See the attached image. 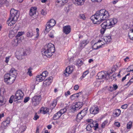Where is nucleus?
Segmentation results:
<instances>
[{"label":"nucleus","instance_id":"f257e3e1","mask_svg":"<svg viewBox=\"0 0 133 133\" xmlns=\"http://www.w3.org/2000/svg\"><path fill=\"white\" fill-rule=\"evenodd\" d=\"M109 16L108 12L103 9L96 12V14L92 16L90 18L94 24H98L106 19Z\"/></svg>","mask_w":133,"mask_h":133},{"label":"nucleus","instance_id":"f03ea898","mask_svg":"<svg viewBox=\"0 0 133 133\" xmlns=\"http://www.w3.org/2000/svg\"><path fill=\"white\" fill-rule=\"evenodd\" d=\"M17 75V73L15 69L11 68L9 73L5 75L4 82L8 84H12L16 79Z\"/></svg>","mask_w":133,"mask_h":133},{"label":"nucleus","instance_id":"7ed1b4c3","mask_svg":"<svg viewBox=\"0 0 133 133\" xmlns=\"http://www.w3.org/2000/svg\"><path fill=\"white\" fill-rule=\"evenodd\" d=\"M117 22V20L115 18L109 19L105 21L101 25L102 28L100 30L101 33L103 34L106 29L110 28L113 26Z\"/></svg>","mask_w":133,"mask_h":133},{"label":"nucleus","instance_id":"20e7f679","mask_svg":"<svg viewBox=\"0 0 133 133\" xmlns=\"http://www.w3.org/2000/svg\"><path fill=\"white\" fill-rule=\"evenodd\" d=\"M55 50L54 45L50 43L44 46L42 52L43 55L50 57L53 55V53L54 52Z\"/></svg>","mask_w":133,"mask_h":133},{"label":"nucleus","instance_id":"39448f33","mask_svg":"<svg viewBox=\"0 0 133 133\" xmlns=\"http://www.w3.org/2000/svg\"><path fill=\"white\" fill-rule=\"evenodd\" d=\"M18 11L14 9H11L10 11V16L7 21V23L9 26H11L15 23L19 17Z\"/></svg>","mask_w":133,"mask_h":133},{"label":"nucleus","instance_id":"423d86ee","mask_svg":"<svg viewBox=\"0 0 133 133\" xmlns=\"http://www.w3.org/2000/svg\"><path fill=\"white\" fill-rule=\"evenodd\" d=\"M41 99V98L40 95L35 96L31 99V102L32 105L35 106L38 105Z\"/></svg>","mask_w":133,"mask_h":133},{"label":"nucleus","instance_id":"0eeeda50","mask_svg":"<svg viewBox=\"0 0 133 133\" xmlns=\"http://www.w3.org/2000/svg\"><path fill=\"white\" fill-rule=\"evenodd\" d=\"M24 96V94L21 90H17L15 96L14 101H17L19 99H22Z\"/></svg>","mask_w":133,"mask_h":133},{"label":"nucleus","instance_id":"6e6552de","mask_svg":"<svg viewBox=\"0 0 133 133\" xmlns=\"http://www.w3.org/2000/svg\"><path fill=\"white\" fill-rule=\"evenodd\" d=\"M48 75V72L46 71H44L42 74L38 75L37 76L36 81H38L39 82H41L44 80Z\"/></svg>","mask_w":133,"mask_h":133},{"label":"nucleus","instance_id":"1a4fd4ad","mask_svg":"<svg viewBox=\"0 0 133 133\" xmlns=\"http://www.w3.org/2000/svg\"><path fill=\"white\" fill-rule=\"evenodd\" d=\"M99 108L96 105H94L90 109V112L93 115L98 114L99 112Z\"/></svg>","mask_w":133,"mask_h":133},{"label":"nucleus","instance_id":"9d476101","mask_svg":"<svg viewBox=\"0 0 133 133\" xmlns=\"http://www.w3.org/2000/svg\"><path fill=\"white\" fill-rule=\"evenodd\" d=\"M18 28L17 27H15L12 30L9 31V36L10 38H12L15 36L17 32Z\"/></svg>","mask_w":133,"mask_h":133},{"label":"nucleus","instance_id":"9b49d317","mask_svg":"<svg viewBox=\"0 0 133 133\" xmlns=\"http://www.w3.org/2000/svg\"><path fill=\"white\" fill-rule=\"evenodd\" d=\"M83 104L82 102H78L75 105L71 106V109L73 111L77 110L79 109L82 106Z\"/></svg>","mask_w":133,"mask_h":133},{"label":"nucleus","instance_id":"f8f14e48","mask_svg":"<svg viewBox=\"0 0 133 133\" xmlns=\"http://www.w3.org/2000/svg\"><path fill=\"white\" fill-rule=\"evenodd\" d=\"M37 8L36 7L31 8L30 11L29 15L30 16H32L34 18H36L37 17L36 14Z\"/></svg>","mask_w":133,"mask_h":133},{"label":"nucleus","instance_id":"ddd939ff","mask_svg":"<svg viewBox=\"0 0 133 133\" xmlns=\"http://www.w3.org/2000/svg\"><path fill=\"white\" fill-rule=\"evenodd\" d=\"M73 68L70 66H68L65 70L64 74L66 77L68 76L70 74H71L73 70Z\"/></svg>","mask_w":133,"mask_h":133},{"label":"nucleus","instance_id":"4468645a","mask_svg":"<svg viewBox=\"0 0 133 133\" xmlns=\"http://www.w3.org/2000/svg\"><path fill=\"white\" fill-rule=\"evenodd\" d=\"M23 34V33L22 32H18L16 36V39L14 41H13L12 42V43L14 45V46H16L17 45V43L18 42V39H20V38H19V37L22 36Z\"/></svg>","mask_w":133,"mask_h":133},{"label":"nucleus","instance_id":"2eb2a0df","mask_svg":"<svg viewBox=\"0 0 133 133\" xmlns=\"http://www.w3.org/2000/svg\"><path fill=\"white\" fill-rule=\"evenodd\" d=\"M71 28L70 25H66L63 27V32L66 34H68L71 31Z\"/></svg>","mask_w":133,"mask_h":133},{"label":"nucleus","instance_id":"dca6fc26","mask_svg":"<svg viewBox=\"0 0 133 133\" xmlns=\"http://www.w3.org/2000/svg\"><path fill=\"white\" fill-rule=\"evenodd\" d=\"M56 4L58 5L59 6L61 7L68 2V0H56Z\"/></svg>","mask_w":133,"mask_h":133},{"label":"nucleus","instance_id":"f3484780","mask_svg":"<svg viewBox=\"0 0 133 133\" xmlns=\"http://www.w3.org/2000/svg\"><path fill=\"white\" fill-rule=\"evenodd\" d=\"M51 78L50 77H49L48 79H46L43 83V86L45 87H47L51 83Z\"/></svg>","mask_w":133,"mask_h":133},{"label":"nucleus","instance_id":"a211bd4d","mask_svg":"<svg viewBox=\"0 0 133 133\" xmlns=\"http://www.w3.org/2000/svg\"><path fill=\"white\" fill-rule=\"evenodd\" d=\"M7 100L5 98V97L1 96L0 94V106L5 104L7 101Z\"/></svg>","mask_w":133,"mask_h":133},{"label":"nucleus","instance_id":"6ab92c4d","mask_svg":"<svg viewBox=\"0 0 133 133\" xmlns=\"http://www.w3.org/2000/svg\"><path fill=\"white\" fill-rule=\"evenodd\" d=\"M29 53L28 52V51L27 50H25L23 52V55L22 54L19 55L17 56V57L18 59V60H21L23 58L22 57V56H26L28 55H29Z\"/></svg>","mask_w":133,"mask_h":133},{"label":"nucleus","instance_id":"aec40b11","mask_svg":"<svg viewBox=\"0 0 133 133\" xmlns=\"http://www.w3.org/2000/svg\"><path fill=\"white\" fill-rule=\"evenodd\" d=\"M97 76L98 79H101L104 78H105V74L103 72H99Z\"/></svg>","mask_w":133,"mask_h":133},{"label":"nucleus","instance_id":"412c9836","mask_svg":"<svg viewBox=\"0 0 133 133\" xmlns=\"http://www.w3.org/2000/svg\"><path fill=\"white\" fill-rule=\"evenodd\" d=\"M10 118L8 117L7 118L6 120L4 121L2 123V126H4L5 127L7 126L8 124H9L10 123Z\"/></svg>","mask_w":133,"mask_h":133},{"label":"nucleus","instance_id":"4be33fe9","mask_svg":"<svg viewBox=\"0 0 133 133\" xmlns=\"http://www.w3.org/2000/svg\"><path fill=\"white\" fill-rule=\"evenodd\" d=\"M103 45V44H102L101 45H99L98 42H96L92 46V48L93 49L97 50L100 48L102 47V46Z\"/></svg>","mask_w":133,"mask_h":133},{"label":"nucleus","instance_id":"5701e85b","mask_svg":"<svg viewBox=\"0 0 133 133\" xmlns=\"http://www.w3.org/2000/svg\"><path fill=\"white\" fill-rule=\"evenodd\" d=\"M61 116V114L59 111L54 115L53 117V119L54 120H56L59 119Z\"/></svg>","mask_w":133,"mask_h":133},{"label":"nucleus","instance_id":"b1692460","mask_svg":"<svg viewBox=\"0 0 133 133\" xmlns=\"http://www.w3.org/2000/svg\"><path fill=\"white\" fill-rule=\"evenodd\" d=\"M87 43L86 40H84L81 42L79 44V48L81 49H82L84 48L85 46L86 45Z\"/></svg>","mask_w":133,"mask_h":133},{"label":"nucleus","instance_id":"393cba45","mask_svg":"<svg viewBox=\"0 0 133 133\" xmlns=\"http://www.w3.org/2000/svg\"><path fill=\"white\" fill-rule=\"evenodd\" d=\"M113 113L115 117H117L120 114L121 111L119 109H117L114 111Z\"/></svg>","mask_w":133,"mask_h":133},{"label":"nucleus","instance_id":"a878e982","mask_svg":"<svg viewBox=\"0 0 133 133\" xmlns=\"http://www.w3.org/2000/svg\"><path fill=\"white\" fill-rule=\"evenodd\" d=\"M85 0H75V2L78 5H83Z\"/></svg>","mask_w":133,"mask_h":133},{"label":"nucleus","instance_id":"bb28decb","mask_svg":"<svg viewBox=\"0 0 133 133\" xmlns=\"http://www.w3.org/2000/svg\"><path fill=\"white\" fill-rule=\"evenodd\" d=\"M116 70V69L115 68L113 67L112 68L111 70V72L107 73V74H105V78L106 79H107V76H108V77H109L110 74H112Z\"/></svg>","mask_w":133,"mask_h":133},{"label":"nucleus","instance_id":"cd10ccee","mask_svg":"<svg viewBox=\"0 0 133 133\" xmlns=\"http://www.w3.org/2000/svg\"><path fill=\"white\" fill-rule=\"evenodd\" d=\"M34 34L32 29H30L26 33V36L28 37H31Z\"/></svg>","mask_w":133,"mask_h":133},{"label":"nucleus","instance_id":"c85d7f7f","mask_svg":"<svg viewBox=\"0 0 133 133\" xmlns=\"http://www.w3.org/2000/svg\"><path fill=\"white\" fill-rule=\"evenodd\" d=\"M104 39L106 43H107L110 42L111 40V39L110 36H108L104 37Z\"/></svg>","mask_w":133,"mask_h":133},{"label":"nucleus","instance_id":"c756f323","mask_svg":"<svg viewBox=\"0 0 133 133\" xmlns=\"http://www.w3.org/2000/svg\"><path fill=\"white\" fill-rule=\"evenodd\" d=\"M47 23H49L52 27L54 26L56 23V22L55 20L53 19H51L49 22Z\"/></svg>","mask_w":133,"mask_h":133},{"label":"nucleus","instance_id":"7c9ffc66","mask_svg":"<svg viewBox=\"0 0 133 133\" xmlns=\"http://www.w3.org/2000/svg\"><path fill=\"white\" fill-rule=\"evenodd\" d=\"M51 25L49 24V23H47L45 25V30L47 32H48L50 30V28L52 27Z\"/></svg>","mask_w":133,"mask_h":133},{"label":"nucleus","instance_id":"2f4dec72","mask_svg":"<svg viewBox=\"0 0 133 133\" xmlns=\"http://www.w3.org/2000/svg\"><path fill=\"white\" fill-rule=\"evenodd\" d=\"M88 109L87 108H84L79 112L84 117L86 114Z\"/></svg>","mask_w":133,"mask_h":133},{"label":"nucleus","instance_id":"473e14b6","mask_svg":"<svg viewBox=\"0 0 133 133\" xmlns=\"http://www.w3.org/2000/svg\"><path fill=\"white\" fill-rule=\"evenodd\" d=\"M40 111L41 112L44 114L46 113L48 111L46 108H41Z\"/></svg>","mask_w":133,"mask_h":133},{"label":"nucleus","instance_id":"72a5a7b5","mask_svg":"<svg viewBox=\"0 0 133 133\" xmlns=\"http://www.w3.org/2000/svg\"><path fill=\"white\" fill-rule=\"evenodd\" d=\"M94 122H93L90 124L88 125L86 128L87 130L89 131L91 129V128L94 127Z\"/></svg>","mask_w":133,"mask_h":133},{"label":"nucleus","instance_id":"f704fd0d","mask_svg":"<svg viewBox=\"0 0 133 133\" xmlns=\"http://www.w3.org/2000/svg\"><path fill=\"white\" fill-rule=\"evenodd\" d=\"M84 117L79 112L77 115L76 117V119L77 120H80L82 119Z\"/></svg>","mask_w":133,"mask_h":133},{"label":"nucleus","instance_id":"c9c22d12","mask_svg":"<svg viewBox=\"0 0 133 133\" xmlns=\"http://www.w3.org/2000/svg\"><path fill=\"white\" fill-rule=\"evenodd\" d=\"M26 127L25 126H22L19 128V131L21 132V133L24 132L26 129Z\"/></svg>","mask_w":133,"mask_h":133},{"label":"nucleus","instance_id":"e433bc0d","mask_svg":"<svg viewBox=\"0 0 133 133\" xmlns=\"http://www.w3.org/2000/svg\"><path fill=\"white\" fill-rule=\"evenodd\" d=\"M89 71L88 70H86L85 71H84L83 74H82V75L81 77V79H83L84 77L85 76L89 73Z\"/></svg>","mask_w":133,"mask_h":133},{"label":"nucleus","instance_id":"4c0bfd02","mask_svg":"<svg viewBox=\"0 0 133 133\" xmlns=\"http://www.w3.org/2000/svg\"><path fill=\"white\" fill-rule=\"evenodd\" d=\"M83 62L81 59H79L77 62V64L79 66H81L83 64Z\"/></svg>","mask_w":133,"mask_h":133},{"label":"nucleus","instance_id":"58836bf2","mask_svg":"<svg viewBox=\"0 0 133 133\" xmlns=\"http://www.w3.org/2000/svg\"><path fill=\"white\" fill-rule=\"evenodd\" d=\"M132 122H129L127 124V129H130L132 126Z\"/></svg>","mask_w":133,"mask_h":133},{"label":"nucleus","instance_id":"ea45409f","mask_svg":"<svg viewBox=\"0 0 133 133\" xmlns=\"http://www.w3.org/2000/svg\"><path fill=\"white\" fill-rule=\"evenodd\" d=\"M66 109L65 108H64L63 109H61L59 111V112L62 115L63 114L65 113L66 111Z\"/></svg>","mask_w":133,"mask_h":133},{"label":"nucleus","instance_id":"a19ab883","mask_svg":"<svg viewBox=\"0 0 133 133\" xmlns=\"http://www.w3.org/2000/svg\"><path fill=\"white\" fill-rule=\"evenodd\" d=\"M78 17L82 19L83 20H84L85 19V15L83 14H80L78 16Z\"/></svg>","mask_w":133,"mask_h":133},{"label":"nucleus","instance_id":"79ce46f5","mask_svg":"<svg viewBox=\"0 0 133 133\" xmlns=\"http://www.w3.org/2000/svg\"><path fill=\"white\" fill-rule=\"evenodd\" d=\"M32 69V68L31 67H30L28 70L27 74L30 76H32V71H31Z\"/></svg>","mask_w":133,"mask_h":133},{"label":"nucleus","instance_id":"37998d69","mask_svg":"<svg viewBox=\"0 0 133 133\" xmlns=\"http://www.w3.org/2000/svg\"><path fill=\"white\" fill-rule=\"evenodd\" d=\"M57 103V101L55 100L51 104V106H52L51 107L52 108L55 107L56 106Z\"/></svg>","mask_w":133,"mask_h":133},{"label":"nucleus","instance_id":"c03bdc74","mask_svg":"<svg viewBox=\"0 0 133 133\" xmlns=\"http://www.w3.org/2000/svg\"><path fill=\"white\" fill-rule=\"evenodd\" d=\"M115 78V75H114V74H113L112 76H110L109 77H107V78L106 79H107L108 80L109 79H111V80H114V79Z\"/></svg>","mask_w":133,"mask_h":133},{"label":"nucleus","instance_id":"a18cd8bd","mask_svg":"<svg viewBox=\"0 0 133 133\" xmlns=\"http://www.w3.org/2000/svg\"><path fill=\"white\" fill-rule=\"evenodd\" d=\"M14 97V95L12 96L10 98V99L9 100V102L10 103H12L13 102V99Z\"/></svg>","mask_w":133,"mask_h":133},{"label":"nucleus","instance_id":"49530a36","mask_svg":"<svg viewBox=\"0 0 133 133\" xmlns=\"http://www.w3.org/2000/svg\"><path fill=\"white\" fill-rule=\"evenodd\" d=\"M132 83H133V79L132 78V77L129 80V81L127 83L126 85L129 86Z\"/></svg>","mask_w":133,"mask_h":133},{"label":"nucleus","instance_id":"de8ad7c7","mask_svg":"<svg viewBox=\"0 0 133 133\" xmlns=\"http://www.w3.org/2000/svg\"><path fill=\"white\" fill-rule=\"evenodd\" d=\"M108 122L107 121H105L102 124L101 126L103 128H104L105 125Z\"/></svg>","mask_w":133,"mask_h":133},{"label":"nucleus","instance_id":"09e8293b","mask_svg":"<svg viewBox=\"0 0 133 133\" xmlns=\"http://www.w3.org/2000/svg\"><path fill=\"white\" fill-rule=\"evenodd\" d=\"M39 118V116L37 115V113H36L35 114L34 117V119L35 120H36Z\"/></svg>","mask_w":133,"mask_h":133},{"label":"nucleus","instance_id":"8fccbe9b","mask_svg":"<svg viewBox=\"0 0 133 133\" xmlns=\"http://www.w3.org/2000/svg\"><path fill=\"white\" fill-rule=\"evenodd\" d=\"M41 14L43 15H45L46 14V12L43 9H42L41 11Z\"/></svg>","mask_w":133,"mask_h":133},{"label":"nucleus","instance_id":"3c124183","mask_svg":"<svg viewBox=\"0 0 133 133\" xmlns=\"http://www.w3.org/2000/svg\"><path fill=\"white\" fill-rule=\"evenodd\" d=\"M30 98L29 97H25L24 99V102L25 103L27 102L29 100Z\"/></svg>","mask_w":133,"mask_h":133},{"label":"nucleus","instance_id":"603ef678","mask_svg":"<svg viewBox=\"0 0 133 133\" xmlns=\"http://www.w3.org/2000/svg\"><path fill=\"white\" fill-rule=\"evenodd\" d=\"M76 95L74 94L72 95L70 97V98L72 100H74L75 99L76 97Z\"/></svg>","mask_w":133,"mask_h":133},{"label":"nucleus","instance_id":"864d4df0","mask_svg":"<svg viewBox=\"0 0 133 133\" xmlns=\"http://www.w3.org/2000/svg\"><path fill=\"white\" fill-rule=\"evenodd\" d=\"M49 36L50 38H53L54 37V34L53 32H51L49 34Z\"/></svg>","mask_w":133,"mask_h":133},{"label":"nucleus","instance_id":"5fc2aeb1","mask_svg":"<svg viewBox=\"0 0 133 133\" xmlns=\"http://www.w3.org/2000/svg\"><path fill=\"white\" fill-rule=\"evenodd\" d=\"M95 125L93 127L95 128L94 129L95 130H96L97 129H98V123H96Z\"/></svg>","mask_w":133,"mask_h":133},{"label":"nucleus","instance_id":"6e6d98bb","mask_svg":"<svg viewBox=\"0 0 133 133\" xmlns=\"http://www.w3.org/2000/svg\"><path fill=\"white\" fill-rule=\"evenodd\" d=\"M127 104H125L122 105L121 106V108L123 109H126L127 108Z\"/></svg>","mask_w":133,"mask_h":133},{"label":"nucleus","instance_id":"4d7b16f0","mask_svg":"<svg viewBox=\"0 0 133 133\" xmlns=\"http://www.w3.org/2000/svg\"><path fill=\"white\" fill-rule=\"evenodd\" d=\"M113 89H114L115 90H116L118 88V86L116 84H114L113 85Z\"/></svg>","mask_w":133,"mask_h":133},{"label":"nucleus","instance_id":"13d9d810","mask_svg":"<svg viewBox=\"0 0 133 133\" xmlns=\"http://www.w3.org/2000/svg\"><path fill=\"white\" fill-rule=\"evenodd\" d=\"M108 90L110 91H112L114 89L112 87L110 86L108 88Z\"/></svg>","mask_w":133,"mask_h":133},{"label":"nucleus","instance_id":"bf43d9fd","mask_svg":"<svg viewBox=\"0 0 133 133\" xmlns=\"http://www.w3.org/2000/svg\"><path fill=\"white\" fill-rule=\"evenodd\" d=\"M78 86L77 85L74 86V89L75 90H78Z\"/></svg>","mask_w":133,"mask_h":133},{"label":"nucleus","instance_id":"052dcab7","mask_svg":"<svg viewBox=\"0 0 133 133\" xmlns=\"http://www.w3.org/2000/svg\"><path fill=\"white\" fill-rule=\"evenodd\" d=\"M115 125L117 127H119L120 126V124L118 122H115Z\"/></svg>","mask_w":133,"mask_h":133},{"label":"nucleus","instance_id":"680f3d73","mask_svg":"<svg viewBox=\"0 0 133 133\" xmlns=\"http://www.w3.org/2000/svg\"><path fill=\"white\" fill-rule=\"evenodd\" d=\"M9 57H6L5 58V62H6V63H8L9 61Z\"/></svg>","mask_w":133,"mask_h":133},{"label":"nucleus","instance_id":"e2e57ef3","mask_svg":"<svg viewBox=\"0 0 133 133\" xmlns=\"http://www.w3.org/2000/svg\"><path fill=\"white\" fill-rule=\"evenodd\" d=\"M92 2H100L102 0H91Z\"/></svg>","mask_w":133,"mask_h":133},{"label":"nucleus","instance_id":"0e129e2a","mask_svg":"<svg viewBox=\"0 0 133 133\" xmlns=\"http://www.w3.org/2000/svg\"><path fill=\"white\" fill-rule=\"evenodd\" d=\"M70 95V91H68L67 92V94H66V92H65V96H68V95Z\"/></svg>","mask_w":133,"mask_h":133},{"label":"nucleus","instance_id":"69168bd1","mask_svg":"<svg viewBox=\"0 0 133 133\" xmlns=\"http://www.w3.org/2000/svg\"><path fill=\"white\" fill-rule=\"evenodd\" d=\"M118 1L117 0H116L113 1H112V3L114 4H115L118 2Z\"/></svg>","mask_w":133,"mask_h":133},{"label":"nucleus","instance_id":"338daca9","mask_svg":"<svg viewBox=\"0 0 133 133\" xmlns=\"http://www.w3.org/2000/svg\"><path fill=\"white\" fill-rule=\"evenodd\" d=\"M4 116V114L3 113L0 114V118H1Z\"/></svg>","mask_w":133,"mask_h":133},{"label":"nucleus","instance_id":"774afa93","mask_svg":"<svg viewBox=\"0 0 133 133\" xmlns=\"http://www.w3.org/2000/svg\"><path fill=\"white\" fill-rule=\"evenodd\" d=\"M51 127H52V126L51 125H48L47 126V128L49 129H51Z\"/></svg>","mask_w":133,"mask_h":133}]
</instances>
